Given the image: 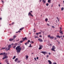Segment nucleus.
<instances>
[{
    "label": "nucleus",
    "instance_id": "a878e982",
    "mask_svg": "<svg viewBox=\"0 0 64 64\" xmlns=\"http://www.w3.org/2000/svg\"><path fill=\"white\" fill-rule=\"evenodd\" d=\"M28 57H29V56H26V59H28Z\"/></svg>",
    "mask_w": 64,
    "mask_h": 64
},
{
    "label": "nucleus",
    "instance_id": "8fccbe9b",
    "mask_svg": "<svg viewBox=\"0 0 64 64\" xmlns=\"http://www.w3.org/2000/svg\"><path fill=\"white\" fill-rule=\"evenodd\" d=\"M34 59L35 60H36V58H34Z\"/></svg>",
    "mask_w": 64,
    "mask_h": 64
},
{
    "label": "nucleus",
    "instance_id": "774afa93",
    "mask_svg": "<svg viewBox=\"0 0 64 64\" xmlns=\"http://www.w3.org/2000/svg\"><path fill=\"white\" fill-rule=\"evenodd\" d=\"M27 43L28 44L29 43V42H28Z\"/></svg>",
    "mask_w": 64,
    "mask_h": 64
},
{
    "label": "nucleus",
    "instance_id": "cd10ccee",
    "mask_svg": "<svg viewBox=\"0 0 64 64\" xmlns=\"http://www.w3.org/2000/svg\"><path fill=\"white\" fill-rule=\"evenodd\" d=\"M5 48V50H7H7H8L7 48Z\"/></svg>",
    "mask_w": 64,
    "mask_h": 64
},
{
    "label": "nucleus",
    "instance_id": "ddd939ff",
    "mask_svg": "<svg viewBox=\"0 0 64 64\" xmlns=\"http://www.w3.org/2000/svg\"><path fill=\"white\" fill-rule=\"evenodd\" d=\"M48 62L49 63V64H52V62L50 60H48Z\"/></svg>",
    "mask_w": 64,
    "mask_h": 64
},
{
    "label": "nucleus",
    "instance_id": "79ce46f5",
    "mask_svg": "<svg viewBox=\"0 0 64 64\" xmlns=\"http://www.w3.org/2000/svg\"><path fill=\"white\" fill-rule=\"evenodd\" d=\"M58 6H59V7H60V4H58Z\"/></svg>",
    "mask_w": 64,
    "mask_h": 64
},
{
    "label": "nucleus",
    "instance_id": "69168bd1",
    "mask_svg": "<svg viewBox=\"0 0 64 64\" xmlns=\"http://www.w3.org/2000/svg\"><path fill=\"white\" fill-rule=\"evenodd\" d=\"M39 37H41V36H40Z\"/></svg>",
    "mask_w": 64,
    "mask_h": 64
},
{
    "label": "nucleus",
    "instance_id": "9b49d317",
    "mask_svg": "<svg viewBox=\"0 0 64 64\" xmlns=\"http://www.w3.org/2000/svg\"><path fill=\"white\" fill-rule=\"evenodd\" d=\"M14 38H10L9 40L10 41H12L13 40H14Z\"/></svg>",
    "mask_w": 64,
    "mask_h": 64
},
{
    "label": "nucleus",
    "instance_id": "c03bdc74",
    "mask_svg": "<svg viewBox=\"0 0 64 64\" xmlns=\"http://www.w3.org/2000/svg\"><path fill=\"white\" fill-rule=\"evenodd\" d=\"M48 54H49V55H51V54H50V52H49Z\"/></svg>",
    "mask_w": 64,
    "mask_h": 64
},
{
    "label": "nucleus",
    "instance_id": "338daca9",
    "mask_svg": "<svg viewBox=\"0 0 64 64\" xmlns=\"http://www.w3.org/2000/svg\"><path fill=\"white\" fill-rule=\"evenodd\" d=\"M60 32H62V30H60Z\"/></svg>",
    "mask_w": 64,
    "mask_h": 64
},
{
    "label": "nucleus",
    "instance_id": "f8f14e48",
    "mask_svg": "<svg viewBox=\"0 0 64 64\" xmlns=\"http://www.w3.org/2000/svg\"><path fill=\"white\" fill-rule=\"evenodd\" d=\"M38 34H41V32H40L38 33H36V35H37V36H38Z\"/></svg>",
    "mask_w": 64,
    "mask_h": 64
},
{
    "label": "nucleus",
    "instance_id": "412c9836",
    "mask_svg": "<svg viewBox=\"0 0 64 64\" xmlns=\"http://www.w3.org/2000/svg\"><path fill=\"white\" fill-rule=\"evenodd\" d=\"M16 37H17V36H14V37H13L14 38H13V39H14H14H15V38H16Z\"/></svg>",
    "mask_w": 64,
    "mask_h": 64
},
{
    "label": "nucleus",
    "instance_id": "052dcab7",
    "mask_svg": "<svg viewBox=\"0 0 64 64\" xmlns=\"http://www.w3.org/2000/svg\"><path fill=\"white\" fill-rule=\"evenodd\" d=\"M18 33V32H16V33Z\"/></svg>",
    "mask_w": 64,
    "mask_h": 64
},
{
    "label": "nucleus",
    "instance_id": "5fc2aeb1",
    "mask_svg": "<svg viewBox=\"0 0 64 64\" xmlns=\"http://www.w3.org/2000/svg\"><path fill=\"white\" fill-rule=\"evenodd\" d=\"M18 32H19L20 33L21 32H20V31H18Z\"/></svg>",
    "mask_w": 64,
    "mask_h": 64
},
{
    "label": "nucleus",
    "instance_id": "aec40b11",
    "mask_svg": "<svg viewBox=\"0 0 64 64\" xmlns=\"http://www.w3.org/2000/svg\"><path fill=\"white\" fill-rule=\"evenodd\" d=\"M50 1L51 0H48V3H49L50 4V3H51V2H50Z\"/></svg>",
    "mask_w": 64,
    "mask_h": 64
},
{
    "label": "nucleus",
    "instance_id": "f03ea898",
    "mask_svg": "<svg viewBox=\"0 0 64 64\" xmlns=\"http://www.w3.org/2000/svg\"><path fill=\"white\" fill-rule=\"evenodd\" d=\"M4 57L2 58V59L4 60V59H7L8 58V56H7V55H4L3 56Z\"/></svg>",
    "mask_w": 64,
    "mask_h": 64
},
{
    "label": "nucleus",
    "instance_id": "9d476101",
    "mask_svg": "<svg viewBox=\"0 0 64 64\" xmlns=\"http://www.w3.org/2000/svg\"><path fill=\"white\" fill-rule=\"evenodd\" d=\"M28 16H30V15L31 16H32V17H33V16L32 14L30 12H29L28 14Z\"/></svg>",
    "mask_w": 64,
    "mask_h": 64
},
{
    "label": "nucleus",
    "instance_id": "bf43d9fd",
    "mask_svg": "<svg viewBox=\"0 0 64 64\" xmlns=\"http://www.w3.org/2000/svg\"><path fill=\"white\" fill-rule=\"evenodd\" d=\"M51 7H53V5H52Z\"/></svg>",
    "mask_w": 64,
    "mask_h": 64
},
{
    "label": "nucleus",
    "instance_id": "e2e57ef3",
    "mask_svg": "<svg viewBox=\"0 0 64 64\" xmlns=\"http://www.w3.org/2000/svg\"><path fill=\"white\" fill-rule=\"evenodd\" d=\"M30 12H33L32 11H30Z\"/></svg>",
    "mask_w": 64,
    "mask_h": 64
},
{
    "label": "nucleus",
    "instance_id": "c85d7f7f",
    "mask_svg": "<svg viewBox=\"0 0 64 64\" xmlns=\"http://www.w3.org/2000/svg\"><path fill=\"white\" fill-rule=\"evenodd\" d=\"M56 18L58 20V21H59V19L58 18V17H57Z\"/></svg>",
    "mask_w": 64,
    "mask_h": 64
},
{
    "label": "nucleus",
    "instance_id": "6e6d98bb",
    "mask_svg": "<svg viewBox=\"0 0 64 64\" xmlns=\"http://www.w3.org/2000/svg\"><path fill=\"white\" fill-rule=\"evenodd\" d=\"M36 59H38V57H37Z\"/></svg>",
    "mask_w": 64,
    "mask_h": 64
},
{
    "label": "nucleus",
    "instance_id": "09e8293b",
    "mask_svg": "<svg viewBox=\"0 0 64 64\" xmlns=\"http://www.w3.org/2000/svg\"><path fill=\"white\" fill-rule=\"evenodd\" d=\"M42 1V0H40V2H41Z\"/></svg>",
    "mask_w": 64,
    "mask_h": 64
},
{
    "label": "nucleus",
    "instance_id": "de8ad7c7",
    "mask_svg": "<svg viewBox=\"0 0 64 64\" xmlns=\"http://www.w3.org/2000/svg\"><path fill=\"white\" fill-rule=\"evenodd\" d=\"M10 50V48H9L8 49V50Z\"/></svg>",
    "mask_w": 64,
    "mask_h": 64
},
{
    "label": "nucleus",
    "instance_id": "49530a36",
    "mask_svg": "<svg viewBox=\"0 0 64 64\" xmlns=\"http://www.w3.org/2000/svg\"><path fill=\"white\" fill-rule=\"evenodd\" d=\"M28 42H30V40H28Z\"/></svg>",
    "mask_w": 64,
    "mask_h": 64
},
{
    "label": "nucleus",
    "instance_id": "f257e3e1",
    "mask_svg": "<svg viewBox=\"0 0 64 64\" xmlns=\"http://www.w3.org/2000/svg\"><path fill=\"white\" fill-rule=\"evenodd\" d=\"M20 46H21V45H19L16 48L18 53H19V52L20 53L21 50V47H20Z\"/></svg>",
    "mask_w": 64,
    "mask_h": 64
},
{
    "label": "nucleus",
    "instance_id": "0eeeda50",
    "mask_svg": "<svg viewBox=\"0 0 64 64\" xmlns=\"http://www.w3.org/2000/svg\"><path fill=\"white\" fill-rule=\"evenodd\" d=\"M56 49V48H55V46H53L52 47V48L51 49V50H53L54 49Z\"/></svg>",
    "mask_w": 64,
    "mask_h": 64
},
{
    "label": "nucleus",
    "instance_id": "dca6fc26",
    "mask_svg": "<svg viewBox=\"0 0 64 64\" xmlns=\"http://www.w3.org/2000/svg\"><path fill=\"white\" fill-rule=\"evenodd\" d=\"M56 37L58 38H60V36H59V35H58L56 36Z\"/></svg>",
    "mask_w": 64,
    "mask_h": 64
},
{
    "label": "nucleus",
    "instance_id": "2eb2a0df",
    "mask_svg": "<svg viewBox=\"0 0 64 64\" xmlns=\"http://www.w3.org/2000/svg\"><path fill=\"white\" fill-rule=\"evenodd\" d=\"M18 58H16L15 59L14 61L15 62H17V61H18Z\"/></svg>",
    "mask_w": 64,
    "mask_h": 64
},
{
    "label": "nucleus",
    "instance_id": "864d4df0",
    "mask_svg": "<svg viewBox=\"0 0 64 64\" xmlns=\"http://www.w3.org/2000/svg\"><path fill=\"white\" fill-rule=\"evenodd\" d=\"M60 37H61V38H62V36H60Z\"/></svg>",
    "mask_w": 64,
    "mask_h": 64
},
{
    "label": "nucleus",
    "instance_id": "e433bc0d",
    "mask_svg": "<svg viewBox=\"0 0 64 64\" xmlns=\"http://www.w3.org/2000/svg\"><path fill=\"white\" fill-rule=\"evenodd\" d=\"M47 25L48 26H49V24H47Z\"/></svg>",
    "mask_w": 64,
    "mask_h": 64
},
{
    "label": "nucleus",
    "instance_id": "f3484780",
    "mask_svg": "<svg viewBox=\"0 0 64 64\" xmlns=\"http://www.w3.org/2000/svg\"><path fill=\"white\" fill-rule=\"evenodd\" d=\"M42 1L44 4L45 3V2H46V0H42Z\"/></svg>",
    "mask_w": 64,
    "mask_h": 64
},
{
    "label": "nucleus",
    "instance_id": "4c0bfd02",
    "mask_svg": "<svg viewBox=\"0 0 64 64\" xmlns=\"http://www.w3.org/2000/svg\"><path fill=\"white\" fill-rule=\"evenodd\" d=\"M52 28H55V27H54V26H52Z\"/></svg>",
    "mask_w": 64,
    "mask_h": 64
},
{
    "label": "nucleus",
    "instance_id": "423d86ee",
    "mask_svg": "<svg viewBox=\"0 0 64 64\" xmlns=\"http://www.w3.org/2000/svg\"><path fill=\"white\" fill-rule=\"evenodd\" d=\"M40 48H38L39 50H40V49H42V48L43 47V46L41 45H39Z\"/></svg>",
    "mask_w": 64,
    "mask_h": 64
},
{
    "label": "nucleus",
    "instance_id": "13d9d810",
    "mask_svg": "<svg viewBox=\"0 0 64 64\" xmlns=\"http://www.w3.org/2000/svg\"><path fill=\"white\" fill-rule=\"evenodd\" d=\"M13 45V44H10L11 46V45Z\"/></svg>",
    "mask_w": 64,
    "mask_h": 64
},
{
    "label": "nucleus",
    "instance_id": "ea45409f",
    "mask_svg": "<svg viewBox=\"0 0 64 64\" xmlns=\"http://www.w3.org/2000/svg\"><path fill=\"white\" fill-rule=\"evenodd\" d=\"M14 24V22H12V25H13V24Z\"/></svg>",
    "mask_w": 64,
    "mask_h": 64
},
{
    "label": "nucleus",
    "instance_id": "7c9ffc66",
    "mask_svg": "<svg viewBox=\"0 0 64 64\" xmlns=\"http://www.w3.org/2000/svg\"><path fill=\"white\" fill-rule=\"evenodd\" d=\"M5 49V48H2L0 50H2V49Z\"/></svg>",
    "mask_w": 64,
    "mask_h": 64
},
{
    "label": "nucleus",
    "instance_id": "680f3d73",
    "mask_svg": "<svg viewBox=\"0 0 64 64\" xmlns=\"http://www.w3.org/2000/svg\"><path fill=\"white\" fill-rule=\"evenodd\" d=\"M53 64H57L56 63H53Z\"/></svg>",
    "mask_w": 64,
    "mask_h": 64
},
{
    "label": "nucleus",
    "instance_id": "7ed1b4c3",
    "mask_svg": "<svg viewBox=\"0 0 64 64\" xmlns=\"http://www.w3.org/2000/svg\"><path fill=\"white\" fill-rule=\"evenodd\" d=\"M7 55V54L5 52L2 53L0 54V55Z\"/></svg>",
    "mask_w": 64,
    "mask_h": 64
},
{
    "label": "nucleus",
    "instance_id": "c756f323",
    "mask_svg": "<svg viewBox=\"0 0 64 64\" xmlns=\"http://www.w3.org/2000/svg\"><path fill=\"white\" fill-rule=\"evenodd\" d=\"M10 47H11V45L10 44L8 45V48H10Z\"/></svg>",
    "mask_w": 64,
    "mask_h": 64
},
{
    "label": "nucleus",
    "instance_id": "6e6552de",
    "mask_svg": "<svg viewBox=\"0 0 64 64\" xmlns=\"http://www.w3.org/2000/svg\"><path fill=\"white\" fill-rule=\"evenodd\" d=\"M38 41H39V42H43V40H42L40 38H39L38 39Z\"/></svg>",
    "mask_w": 64,
    "mask_h": 64
},
{
    "label": "nucleus",
    "instance_id": "4468645a",
    "mask_svg": "<svg viewBox=\"0 0 64 64\" xmlns=\"http://www.w3.org/2000/svg\"><path fill=\"white\" fill-rule=\"evenodd\" d=\"M22 39L24 41L25 40H27V38L26 37H25L24 38H23Z\"/></svg>",
    "mask_w": 64,
    "mask_h": 64
},
{
    "label": "nucleus",
    "instance_id": "473e14b6",
    "mask_svg": "<svg viewBox=\"0 0 64 64\" xmlns=\"http://www.w3.org/2000/svg\"><path fill=\"white\" fill-rule=\"evenodd\" d=\"M34 38H38V36H35Z\"/></svg>",
    "mask_w": 64,
    "mask_h": 64
},
{
    "label": "nucleus",
    "instance_id": "72a5a7b5",
    "mask_svg": "<svg viewBox=\"0 0 64 64\" xmlns=\"http://www.w3.org/2000/svg\"><path fill=\"white\" fill-rule=\"evenodd\" d=\"M49 57V55H47L46 57Z\"/></svg>",
    "mask_w": 64,
    "mask_h": 64
},
{
    "label": "nucleus",
    "instance_id": "58836bf2",
    "mask_svg": "<svg viewBox=\"0 0 64 64\" xmlns=\"http://www.w3.org/2000/svg\"><path fill=\"white\" fill-rule=\"evenodd\" d=\"M56 39H57V38L56 37L54 38V40H56Z\"/></svg>",
    "mask_w": 64,
    "mask_h": 64
},
{
    "label": "nucleus",
    "instance_id": "2f4dec72",
    "mask_svg": "<svg viewBox=\"0 0 64 64\" xmlns=\"http://www.w3.org/2000/svg\"><path fill=\"white\" fill-rule=\"evenodd\" d=\"M46 6H48V5H49V4L48 3H47L46 4Z\"/></svg>",
    "mask_w": 64,
    "mask_h": 64
},
{
    "label": "nucleus",
    "instance_id": "4be33fe9",
    "mask_svg": "<svg viewBox=\"0 0 64 64\" xmlns=\"http://www.w3.org/2000/svg\"><path fill=\"white\" fill-rule=\"evenodd\" d=\"M62 11H63L64 10V8L62 7L61 8Z\"/></svg>",
    "mask_w": 64,
    "mask_h": 64
},
{
    "label": "nucleus",
    "instance_id": "a211bd4d",
    "mask_svg": "<svg viewBox=\"0 0 64 64\" xmlns=\"http://www.w3.org/2000/svg\"><path fill=\"white\" fill-rule=\"evenodd\" d=\"M48 19L47 18H46V19L45 20V21L46 22H47V21H48Z\"/></svg>",
    "mask_w": 64,
    "mask_h": 64
},
{
    "label": "nucleus",
    "instance_id": "0e129e2a",
    "mask_svg": "<svg viewBox=\"0 0 64 64\" xmlns=\"http://www.w3.org/2000/svg\"><path fill=\"white\" fill-rule=\"evenodd\" d=\"M2 2H3V1L2 0Z\"/></svg>",
    "mask_w": 64,
    "mask_h": 64
},
{
    "label": "nucleus",
    "instance_id": "4d7b16f0",
    "mask_svg": "<svg viewBox=\"0 0 64 64\" xmlns=\"http://www.w3.org/2000/svg\"><path fill=\"white\" fill-rule=\"evenodd\" d=\"M22 48H24L23 49H24V46H22Z\"/></svg>",
    "mask_w": 64,
    "mask_h": 64
},
{
    "label": "nucleus",
    "instance_id": "37998d69",
    "mask_svg": "<svg viewBox=\"0 0 64 64\" xmlns=\"http://www.w3.org/2000/svg\"><path fill=\"white\" fill-rule=\"evenodd\" d=\"M31 42H32V43H33V44H34V42H33L32 41H31Z\"/></svg>",
    "mask_w": 64,
    "mask_h": 64
},
{
    "label": "nucleus",
    "instance_id": "c9c22d12",
    "mask_svg": "<svg viewBox=\"0 0 64 64\" xmlns=\"http://www.w3.org/2000/svg\"><path fill=\"white\" fill-rule=\"evenodd\" d=\"M54 49L53 50H51L52 51H55V50H54Z\"/></svg>",
    "mask_w": 64,
    "mask_h": 64
},
{
    "label": "nucleus",
    "instance_id": "bb28decb",
    "mask_svg": "<svg viewBox=\"0 0 64 64\" xmlns=\"http://www.w3.org/2000/svg\"><path fill=\"white\" fill-rule=\"evenodd\" d=\"M60 34H62V33H63V32H60Z\"/></svg>",
    "mask_w": 64,
    "mask_h": 64
},
{
    "label": "nucleus",
    "instance_id": "603ef678",
    "mask_svg": "<svg viewBox=\"0 0 64 64\" xmlns=\"http://www.w3.org/2000/svg\"><path fill=\"white\" fill-rule=\"evenodd\" d=\"M25 45H27V43L26 42L25 43Z\"/></svg>",
    "mask_w": 64,
    "mask_h": 64
},
{
    "label": "nucleus",
    "instance_id": "a18cd8bd",
    "mask_svg": "<svg viewBox=\"0 0 64 64\" xmlns=\"http://www.w3.org/2000/svg\"><path fill=\"white\" fill-rule=\"evenodd\" d=\"M2 20V18H0V20Z\"/></svg>",
    "mask_w": 64,
    "mask_h": 64
},
{
    "label": "nucleus",
    "instance_id": "b1692460",
    "mask_svg": "<svg viewBox=\"0 0 64 64\" xmlns=\"http://www.w3.org/2000/svg\"><path fill=\"white\" fill-rule=\"evenodd\" d=\"M15 58H16V56H14L13 58H12V59H14Z\"/></svg>",
    "mask_w": 64,
    "mask_h": 64
},
{
    "label": "nucleus",
    "instance_id": "6ab92c4d",
    "mask_svg": "<svg viewBox=\"0 0 64 64\" xmlns=\"http://www.w3.org/2000/svg\"><path fill=\"white\" fill-rule=\"evenodd\" d=\"M24 28H20V30L21 31L22 30H23V29H24Z\"/></svg>",
    "mask_w": 64,
    "mask_h": 64
},
{
    "label": "nucleus",
    "instance_id": "a19ab883",
    "mask_svg": "<svg viewBox=\"0 0 64 64\" xmlns=\"http://www.w3.org/2000/svg\"><path fill=\"white\" fill-rule=\"evenodd\" d=\"M62 29V28H61V27H60V30H61Z\"/></svg>",
    "mask_w": 64,
    "mask_h": 64
},
{
    "label": "nucleus",
    "instance_id": "393cba45",
    "mask_svg": "<svg viewBox=\"0 0 64 64\" xmlns=\"http://www.w3.org/2000/svg\"><path fill=\"white\" fill-rule=\"evenodd\" d=\"M23 42V40H21L20 41V43H22Z\"/></svg>",
    "mask_w": 64,
    "mask_h": 64
},
{
    "label": "nucleus",
    "instance_id": "3c124183",
    "mask_svg": "<svg viewBox=\"0 0 64 64\" xmlns=\"http://www.w3.org/2000/svg\"><path fill=\"white\" fill-rule=\"evenodd\" d=\"M29 47H32V46H31L30 45V46H29Z\"/></svg>",
    "mask_w": 64,
    "mask_h": 64
},
{
    "label": "nucleus",
    "instance_id": "1a4fd4ad",
    "mask_svg": "<svg viewBox=\"0 0 64 64\" xmlns=\"http://www.w3.org/2000/svg\"><path fill=\"white\" fill-rule=\"evenodd\" d=\"M17 45V44L16 43L15 44H14V46H13V48H14V49H15V47H16V46Z\"/></svg>",
    "mask_w": 64,
    "mask_h": 64
},
{
    "label": "nucleus",
    "instance_id": "5701e85b",
    "mask_svg": "<svg viewBox=\"0 0 64 64\" xmlns=\"http://www.w3.org/2000/svg\"><path fill=\"white\" fill-rule=\"evenodd\" d=\"M18 63H20V62H21V60H18Z\"/></svg>",
    "mask_w": 64,
    "mask_h": 64
},
{
    "label": "nucleus",
    "instance_id": "20e7f679",
    "mask_svg": "<svg viewBox=\"0 0 64 64\" xmlns=\"http://www.w3.org/2000/svg\"><path fill=\"white\" fill-rule=\"evenodd\" d=\"M48 37L49 38H50V39H53L54 38V36H51L50 35H48Z\"/></svg>",
    "mask_w": 64,
    "mask_h": 64
},
{
    "label": "nucleus",
    "instance_id": "39448f33",
    "mask_svg": "<svg viewBox=\"0 0 64 64\" xmlns=\"http://www.w3.org/2000/svg\"><path fill=\"white\" fill-rule=\"evenodd\" d=\"M40 53H42L43 54H44V55H45V54H48V53L46 52H40Z\"/></svg>",
    "mask_w": 64,
    "mask_h": 64
},
{
    "label": "nucleus",
    "instance_id": "f704fd0d",
    "mask_svg": "<svg viewBox=\"0 0 64 64\" xmlns=\"http://www.w3.org/2000/svg\"><path fill=\"white\" fill-rule=\"evenodd\" d=\"M34 32H35V28H34Z\"/></svg>",
    "mask_w": 64,
    "mask_h": 64
}]
</instances>
